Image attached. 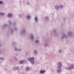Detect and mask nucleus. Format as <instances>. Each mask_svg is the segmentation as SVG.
I'll use <instances>...</instances> for the list:
<instances>
[{
  "label": "nucleus",
  "mask_w": 74,
  "mask_h": 74,
  "mask_svg": "<svg viewBox=\"0 0 74 74\" xmlns=\"http://www.w3.org/2000/svg\"><path fill=\"white\" fill-rule=\"evenodd\" d=\"M0 59L1 60H3L4 59V58H0Z\"/></svg>",
  "instance_id": "obj_30"
},
{
  "label": "nucleus",
  "mask_w": 74,
  "mask_h": 74,
  "mask_svg": "<svg viewBox=\"0 0 74 74\" xmlns=\"http://www.w3.org/2000/svg\"><path fill=\"white\" fill-rule=\"evenodd\" d=\"M58 69L61 68V67L62 66V64L61 62H58Z\"/></svg>",
  "instance_id": "obj_4"
},
{
  "label": "nucleus",
  "mask_w": 74,
  "mask_h": 74,
  "mask_svg": "<svg viewBox=\"0 0 74 74\" xmlns=\"http://www.w3.org/2000/svg\"><path fill=\"white\" fill-rule=\"evenodd\" d=\"M62 50L61 49H59V53H62Z\"/></svg>",
  "instance_id": "obj_25"
},
{
  "label": "nucleus",
  "mask_w": 74,
  "mask_h": 74,
  "mask_svg": "<svg viewBox=\"0 0 74 74\" xmlns=\"http://www.w3.org/2000/svg\"><path fill=\"white\" fill-rule=\"evenodd\" d=\"M45 18L47 20H49V18L48 16H45Z\"/></svg>",
  "instance_id": "obj_27"
},
{
  "label": "nucleus",
  "mask_w": 74,
  "mask_h": 74,
  "mask_svg": "<svg viewBox=\"0 0 74 74\" xmlns=\"http://www.w3.org/2000/svg\"><path fill=\"white\" fill-rule=\"evenodd\" d=\"M7 16L9 17H12L13 16V14L12 13H9L8 14Z\"/></svg>",
  "instance_id": "obj_8"
},
{
  "label": "nucleus",
  "mask_w": 74,
  "mask_h": 74,
  "mask_svg": "<svg viewBox=\"0 0 74 74\" xmlns=\"http://www.w3.org/2000/svg\"><path fill=\"white\" fill-rule=\"evenodd\" d=\"M68 64L69 65H71V64H70V63H68Z\"/></svg>",
  "instance_id": "obj_42"
},
{
  "label": "nucleus",
  "mask_w": 74,
  "mask_h": 74,
  "mask_svg": "<svg viewBox=\"0 0 74 74\" xmlns=\"http://www.w3.org/2000/svg\"><path fill=\"white\" fill-rule=\"evenodd\" d=\"M13 26L15 27L16 26V23H14V24H13Z\"/></svg>",
  "instance_id": "obj_34"
},
{
  "label": "nucleus",
  "mask_w": 74,
  "mask_h": 74,
  "mask_svg": "<svg viewBox=\"0 0 74 74\" xmlns=\"http://www.w3.org/2000/svg\"><path fill=\"white\" fill-rule=\"evenodd\" d=\"M15 42H13V44L14 45V44H15Z\"/></svg>",
  "instance_id": "obj_41"
},
{
  "label": "nucleus",
  "mask_w": 74,
  "mask_h": 74,
  "mask_svg": "<svg viewBox=\"0 0 74 74\" xmlns=\"http://www.w3.org/2000/svg\"><path fill=\"white\" fill-rule=\"evenodd\" d=\"M73 35V32L72 31H69L67 34V35L65 34L62 33V36L61 37V39L63 40L64 38H68V36H70Z\"/></svg>",
  "instance_id": "obj_1"
},
{
  "label": "nucleus",
  "mask_w": 74,
  "mask_h": 74,
  "mask_svg": "<svg viewBox=\"0 0 74 74\" xmlns=\"http://www.w3.org/2000/svg\"><path fill=\"white\" fill-rule=\"evenodd\" d=\"M2 46V45L1 44V43H0V47H1Z\"/></svg>",
  "instance_id": "obj_40"
},
{
  "label": "nucleus",
  "mask_w": 74,
  "mask_h": 74,
  "mask_svg": "<svg viewBox=\"0 0 74 74\" xmlns=\"http://www.w3.org/2000/svg\"><path fill=\"white\" fill-rule=\"evenodd\" d=\"M63 7L64 6L63 5H59V7L61 9L63 8Z\"/></svg>",
  "instance_id": "obj_23"
},
{
  "label": "nucleus",
  "mask_w": 74,
  "mask_h": 74,
  "mask_svg": "<svg viewBox=\"0 0 74 74\" xmlns=\"http://www.w3.org/2000/svg\"><path fill=\"white\" fill-rule=\"evenodd\" d=\"M25 62L24 60H21L20 61V64H23V62Z\"/></svg>",
  "instance_id": "obj_24"
},
{
  "label": "nucleus",
  "mask_w": 74,
  "mask_h": 74,
  "mask_svg": "<svg viewBox=\"0 0 74 74\" xmlns=\"http://www.w3.org/2000/svg\"><path fill=\"white\" fill-rule=\"evenodd\" d=\"M65 69H67V70H70L69 67H67V68H65Z\"/></svg>",
  "instance_id": "obj_31"
},
{
  "label": "nucleus",
  "mask_w": 74,
  "mask_h": 74,
  "mask_svg": "<svg viewBox=\"0 0 74 74\" xmlns=\"http://www.w3.org/2000/svg\"><path fill=\"white\" fill-rule=\"evenodd\" d=\"M5 14L4 13L1 12H0V16H3L5 15Z\"/></svg>",
  "instance_id": "obj_13"
},
{
  "label": "nucleus",
  "mask_w": 74,
  "mask_h": 74,
  "mask_svg": "<svg viewBox=\"0 0 74 74\" xmlns=\"http://www.w3.org/2000/svg\"><path fill=\"white\" fill-rule=\"evenodd\" d=\"M30 36L31 39L32 41H33L34 40V36L33 34H30Z\"/></svg>",
  "instance_id": "obj_5"
},
{
  "label": "nucleus",
  "mask_w": 74,
  "mask_h": 74,
  "mask_svg": "<svg viewBox=\"0 0 74 74\" xmlns=\"http://www.w3.org/2000/svg\"><path fill=\"white\" fill-rule=\"evenodd\" d=\"M35 42L36 44H38L39 42V40H35Z\"/></svg>",
  "instance_id": "obj_16"
},
{
  "label": "nucleus",
  "mask_w": 74,
  "mask_h": 74,
  "mask_svg": "<svg viewBox=\"0 0 74 74\" xmlns=\"http://www.w3.org/2000/svg\"><path fill=\"white\" fill-rule=\"evenodd\" d=\"M34 20L36 23H37L38 21V16H35L34 18Z\"/></svg>",
  "instance_id": "obj_7"
},
{
  "label": "nucleus",
  "mask_w": 74,
  "mask_h": 74,
  "mask_svg": "<svg viewBox=\"0 0 74 74\" xmlns=\"http://www.w3.org/2000/svg\"><path fill=\"white\" fill-rule=\"evenodd\" d=\"M8 26V25L7 24H4L2 26V29H5L6 27Z\"/></svg>",
  "instance_id": "obj_12"
},
{
  "label": "nucleus",
  "mask_w": 74,
  "mask_h": 74,
  "mask_svg": "<svg viewBox=\"0 0 74 74\" xmlns=\"http://www.w3.org/2000/svg\"><path fill=\"white\" fill-rule=\"evenodd\" d=\"M55 8L57 10H59V6H56Z\"/></svg>",
  "instance_id": "obj_22"
},
{
  "label": "nucleus",
  "mask_w": 74,
  "mask_h": 74,
  "mask_svg": "<svg viewBox=\"0 0 74 74\" xmlns=\"http://www.w3.org/2000/svg\"><path fill=\"white\" fill-rule=\"evenodd\" d=\"M30 69V68L29 67H27L25 68V70L26 71H28Z\"/></svg>",
  "instance_id": "obj_20"
},
{
  "label": "nucleus",
  "mask_w": 74,
  "mask_h": 74,
  "mask_svg": "<svg viewBox=\"0 0 74 74\" xmlns=\"http://www.w3.org/2000/svg\"><path fill=\"white\" fill-rule=\"evenodd\" d=\"M8 22L9 23V28H10L11 27V26L12 25V23H11V21H8Z\"/></svg>",
  "instance_id": "obj_11"
},
{
  "label": "nucleus",
  "mask_w": 74,
  "mask_h": 74,
  "mask_svg": "<svg viewBox=\"0 0 74 74\" xmlns=\"http://www.w3.org/2000/svg\"><path fill=\"white\" fill-rule=\"evenodd\" d=\"M48 46V43H45L44 44L45 47H47Z\"/></svg>",
  "instance_id": "obj_21"
},
{
  "label": "nucleus",
  "mask_w": 74,
  "mask_h": 74,
  "mask_svg": "<svg viewBox=\"0 0 74 74\" xmlns=\"http://www.w3.org/2000/svg\"><path fill=\"white\" fill-rule=\"evenodd\" d=\"M45 72V70H41L40 71V73L41 74L44 73Z\"/></svg>",
  "instance_id": "obj_15"
},
{
  "label": "nucleus",
  "mask_w": 74,
  "mask_h": 74,
  "mask_svg": "<svg viewBox=\"0 0 74 74\" xmlns=\"http://www.w3.org/2000/svg\"><path fill=\"white\" fill-rule=\"evenodd\" d=\"M16 70H18L19 69V68L18 67L16 66L14 67Z\"/></svg>",
  "instance_id": "obj_28"
},
{
  "label": "nucleus",
  "mask_w": 74,
  "mask_h": 74,
  "mask_svg": "<svg viewBox=\"0 0 74 74\" xmlns=\"http://www.w3.org/2000/svg\"><path fill=\"white\" fill-rule=\"evenodd\" d=\"M14 59H15L16 60H17V58L16 57H15V58H14Z\"/></svg>",
  "instance_id": "obj_39"
},
{
  "label": "nucleus",
  "mask_w": 74,
  "mask_h": 74,
  "mask_svg": "<svg viewBox=\"0 0 74 74\" xmlns=\"http://www.w3.org/2000/svg\"><path fill=\"white\" fill-rule=\"evenodd\" d=\"M34 57H29L27 59V60L29 62H30V63L32 64H34Z\"/></svg>",
  "instance_id": "obj_2"
},
{
  "label": "nucleus",
  "mask_w": 74,
  "mask_h": 74,
  "mask_svg": "<svg viewBox=\"0 0 74 74\" xmlns=\"http://www.w3.org/2000/svg\"><path fill=\"white\" fill-rule=\"evenodd\" d=\"M12 62V60H10V62L11 63Z\"/></svg>",
  "instance_id": "obj_38"
},
{
  "label": "nucleus",
  "mask_w": 74,
  "mask_h": 74,
  "mask_svg": "<svg viewBox=\"0 0 74 74\" xmlns=\"http://www.w3.org/2000/svg\"><path fill=\"white\" fill-rule=\"evenodd\" d=\"M5 70L6 71L7 70V69H5Z\"/></svg>",
  "instance_id": "obj_43"
},
{
  "label": "nucleus",
  "mask_w": 74,
  "mask_h": 74,
  "mask_svg": "<svg viewBox=\"0 0 74 74\" xmlns=\"http://www.w3.org/2000/svg\"><path fill=\"white\" fill-rule=\"evenodd\" d=\"M56 32V29H54V30H53V32H54V33H55V32Z\"/></svg>",
  "instance_id": "obj_35"
},
{
  "label": "nucleus",
  "mask_w": 74,
  "mask_h": 74,
  "mask_svg": "<svg viewBox=\"0 0 74 74\" xmlns=\"http://www.w3.org/2000/svg\"><path fill=\"white\" fill-rule=\"evenodd\" d=\"M18 16H19V17H21L22 14H19V15H18Z\"/></svg>",
  "instance_id": "obj_33"
},
{
  "label": "nucleus",
  "mask_w": 74,
  "mask_h": 74,
  "mask_svg": "<svg viewBox=\"0 0 74 74\" xmlns=\"http://www.w3.org/2000/svg\"><path fill=\"white\" fill-rule=\"evenodd\" d=\"M3 3V2L2 1H0V5H2Z\"/></svg>",
  "instance_id": "obj_32"
},
{
  "label": "nucleus",
  "mask_w": 74,
  "mask_h": 74,
  "mask_svg": "<svg viewBox=\"0 0 74 74\" xmlns=\"http://www.w3.org/2000/svg\"><path fill=\"white\" fill-rule=\"evenodd\" d=\"M1 50H0V53H1Z\"/></svg>",
  "instance_id": "obj_44"
},
{
  "label": "nucleus",
  "mask_w": 74,
  "mask_h": 74,
  "mask_svg": "<svg viewBox=\"0 0 74 74\" xmlns=\"http://www.w3.org/2000/svg\"><path fill=\"white\" fill-rule=\"evenodd\" d=\"M26 19L28 20H30L31 18V16L30 15H27L26 16Z\"/></svg>",
  "instance_id": "obj_9"
},
{
  "label": "nucleus",
  "mask_w": 74,
  "mask_h": 74,
  "mask_svg": "<svg viewBox=\"0 0 74 74\" xmlns=\"http://www.w3.org/2000/svg\"><path fill=\"white\" fill-rule=\"evenodd\" d=\"M34 54H37L38 53V51L36 50H34Z\"/></svg>",
  "instance_id": "obj_17"
},
{
  "label": "nucleus",
  "mask_w": 74,
  "mask_h": 74,
  "mask_svg": "<svg viewBox=\"0 0 74 74\" xmlns=\"http://www.w3.org/2000/svg\"><path fill=\"white\" fill-rule=\"evenodd\" d=\"M21 50L22 49H18L16 47L14 48V51H21Z\"/></svg>",
  "instance_id": "obj_10"
},
{
  "label": "nucleus",
  "mask_w": 74,
  "mask_h": 74,
  "mask_svg": "<svg viewBox=\"0 0 74 74\" xmlns=\"http://www.w3.org/2000/svg\"><path fill=\"white\" fill-rule=\"evenodd\" d=\"M73 67H74V65L73 64H72V65L70 66V67H69V70L71 69H73Z\"/></svg>",
  "instance_id": "obj_14"
},
{
  "label": "nucleus",
  "mask_w": 74,
  "mask_h": 74,
  "mask_svg": "<svg viewBox=\"0 0 74 74\" xmlns=\"http://www.w3.org/2000/svg\"><path fill=\"white\" fill-rule=\"evenodd\" d=\"M58 36V32L56 33H55L54 34V36L55 37H57Z\"/></svg>",
  "instance_id": "obj_18"
},
{
  "label": "nucleus",
  "mask_w": 74,
  "mask_h": 74,
  "mask_svg": "<svg viewBox=\"0 0 74 74\" xmlns=\"http://www.w3.org/2000/svg\"><path fill=\"white\" fill-rule=\"evenodd\" d=\"M13 71L16 70V69H15V67H13Z\"/></svg>",
  "instance_id": "obj_36"
},
{
  "label": "nucleus",
  "mask_w": 74,
  "mask_h": 74,
  "mask_svg": "<svg viewBox=\"0 0 74 74\" xmlns=\"http://www.w3.org/2000/svg\"><path fill=\"white\" fill-rule=\"evenodd\" d=\"M14 33V32H13V29L12 28V29H11V34H13Z\"/></svg>",
  "instance_id": "obj_26"
},
{
  "label": "nucleus",
  "mask_w": 74,
  "mask_h": 74,
  "mask_svg": "<svg viewBox=\"0 0 74 74\" xmlns=\"http://www.w3.org/2000/svg\"><path fill=\"white\" fill-rule=\"evenodd\" d=\"M26 32V29L25 28H24L21 29V31L20 32V34H24Z\"/></svg>",
  "instance_id": "obj_3"
},
{
  "label": "nucleus",
  "mask_w": 74,
  "mask_h": 74,
  "mask_svg": "<svg viewBox=\"0 0 74 74\" xmlns=\"http://www.w3.org/2000/svg\"><path fill=\"white\" fill-rule=\"evenodd\" d=\"M30 36L31 39L32 41H33L34 40V36L33 34H30Z\"/></svg>",
  "instance_id": "obj_6"
},
{
  "label": "nucleus",
  "mask_w": 74,
  "mask_h": 74,
  "mask_svg": "<svg viewBox=\"0 0 74 74\" xmlns=\"http://www.w3.org/2000/svg\"><path fill=\"white\" fill-rule=\"evenodd\" d=\"M14 30L15 31H17L18 30V28L16 27H15L14 28Z\"/></svg>",
  "instance_id": "obj_29"
},
{
  "label": "nucleus",
  "mask_w": 74,
  "mask_h": 74,
  "mask_svg": "<svg viewBox=\"0 0 74 74\" xmlns=\"http://www.w3.org/2000/svg\"><path fill=\"white\" fill-rule=\"evenodd\" d=\"M61 72V70L60 69H58L57 70V72L58 73H60Z\"/></svg>",
  "instance_id": "obj_19"
},
{
  "label": "nucleus",
  "mask_w": 74,
  "mask_h": 74,
  "mask_svg": "<svg viewBox=\"0 0 74 74\" xmlns=\"http://www.w3.org/2000/svg\"><path fill=\"white\" fill-rule=\"evenodd\" d=\"M27 5H29V2H27Z\"/></svg>",
  "instance_id": "obj_37"
}]
</instances>
